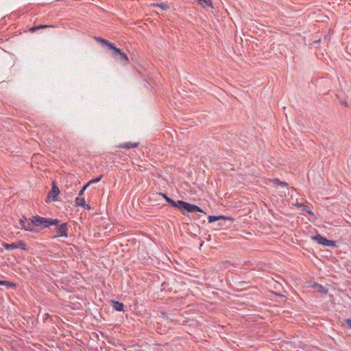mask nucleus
Masks as SVG:
<instances>
[{"mask_svg":"<svg viewBox=\"0 0 351 351\" xmlns=\"http://www.w3.org/2000/svg\"><path fill=\"white\" fill-rule=\"evenodd\" d=\"M95 40L101 45H106L108 48L111 50L112 56L116 61L123 66L129 64V58L126 53L117 48L114 43L99 37H95Z\"/></svg>","mask_w":351,"mask_h":351,"instance_id":"obj_1","label":"nucleus"},{"mask_svg":"<svg viewBox=\"0 0 351 351\" xmlns=\"http://www.w3.org/2000/svg\"><path fill=\"white\" fill-rule=\"evenodd\" d=\"M167 202L169 203L173 207L178 208L183 214L184 211H187L188 213H191L203 212L201 208H199L197 205L192 204L182 200H178L176 202L171 198H170L167 199Z\"/></svg>","mask_w":351,"mask_h":351,"instance_id":"obj_2","label":"nucleus"},{"mask_svg":"<svg viewBox=\"0 0 351 351\" xmlns=\"http://www.w3.org/2000/svg\"><path fill=\"white\" fill-rule=\"evenodd\" d=\"M32 223L36 226L47 228L50 226L57 225L59 223L58 219H47L40 216H34L32 218Z\"/></svg>","mask_w":351,"mask_h":351,"instance_id":"obj_3","label":"nucleus"},{"mask_svg":"<svg viewBox=\"0 0 351 351\" xmlns=\"http://www.w3.org/2000/svg\"><path fill=\"white\" fill-rule=\"evenodd\" d=\"M313 240L317 241L319 244L324 246H335V241L328 240L326 238L323 237L320 234H317L313 237Z\"/></svg>","mask_w":351,"mask_h":351,"instance_id":"obj_4","label":"nucleus"},{"mask_svg":"<svg viewBox=\"0 0 351 351\" xmlns=\"http://www.w3.org/2000/svg\"><path fill=\"white\" fill-rule=\"evenodd\" d=\"M59 193L60 190L58 187L55 185L54 182H53L52 189L47 195V201H49V199H51L53 201H57L58 195Z\"/></svg>","mask_w":351,"mask_h":351,"instance_id":"obj_5","label":"nucleus"},{"mask_svg":"<svg viewBox=\"0 0 351 351\" xmlns=\"http://www.w3.org/2000/svg\"><path fill=\"white\" fill-rule=\"evenodd\" d=\"M20 223L21 225V227L23 229L27 231H34V229L33 228L34 224L32 223V219H30V221L26 220V219H21Z\"/></svg>","mask_w":351,"mask_h":351,"instance_id":"obj_6","label":"nucleus"},{"mask_svg":"<svg viewBox=\"0 0 351 351\" xmlns=\"http://www.w3.org/2000/svg\"><path fill=\"white\" fill-rule=\"evenodd\" d=\"M12 250L14 249H21L24 251H27L28 247H27L26 243L23 240H19L14 243H12Z\"/></svg>","mask_w":351,"mask_h":351,"instance_id":"obj_7","label":"nucleus"},{"mask_svg":"<svg viewBox=\"0 0 351 351\" xmlns=\"http://www.w3.org/2000/svg\"><path fill=\"white\" fill-rule=\"evenodd\" d=\"M58 232L59 237H67L66 233V223H64L58 226Z\"/></svg>","mask_w":351,"mask_h":351,"instance_id":"obj_8","label":"nucleus"},{"mask_svg":"<svg viewBox=\"0 0 351 351\" xmlns=\"http://www.w3.org/2000/svg\"><path fill=\"white\" fill-rule=\"evenodd\" d=\"M112 308L117 311H122L124 310L123 304L119 302L112 301Z\"/></svg>","mask_w":351,"mask_h":351,"instance_id":"obj_9","label":"nucleus"},{"mask_svg":"<svg viewBox=\"0 0 351 351\" xmlns=\"http://www.w3.org/2000/svg\"><path fill=\"white\" fill-rule=\"evenodd\" d=\"M138 145V143H125L122 145H119V147L123 148V149H130V148H134L136 147Z\"/></svg>","mask_w":351,"mask_h":351,"instance_id":"obj_10","label":"nucleus"},{"mask_svg":"<svg viewBox=\"0 0 351 351\" xmlns=\"http://www.w3.org/2000/svg\"><path fill=\"white\" fill-rule=\"evenodd\" d=\"M75 203L78 206H81L84 208H90V207L86 204V201L84 197H76Z\"/></svg>","mask_w":351,"mask_h":351,"instance_id":"obj_11","label":"nucleus"},{"mask_svg":"<svg viewBox=\"0 0 351 351\" xmlns=\"http://www.w3.org/2000/svg\"><path fill=\"white\" fill-rule=\"evenodd\" d=\"M271 182H272L274 184L279 185L281 186L286 187L287 189L288 184L285 182H282L278 178H274L271 180Z\"/></svg>","mask_w":351,"mask_h":351,"instance_id":"obj_12","label":"nucleus"},{"mask_svg":"<svg viewBox=\"0 0 351 351\" xmlns=\"http://www.w3.org/2000/svg\"><path fill=\"white\" fill-rule=\"evenodd\" d=\"M199 3L204 7H212V2L210 0H198Z\"/></svg>","mask_w":351,"mask_h":351,"instance_id":"obj_13","label":"nucleus"},{"mask_svg":"<svg viewBox=\"0 0 351 351\" xmlns=\"http://www.w3.org/2000/svg\"><path fill=\"white\" fill-rule=\"evenodd\" d=\"M152 5L160 7L163 10H166L169 9V6L165 3H154V4H152Z\"/></svg>","mask_w":351,"mask_h":351,"instance_id":"obj_14","label":"nucleus"},{"mask_svg":"<svg viewBox=\"0 0 351 351\" xmlns=\"http://www.w3.org/2000/svg\"><path fill=\"white\" fill-rule=\"evenodd\" d=\"M221 218H223L222 216H219V217H216V216H209L208 217V221L210 223L211 222H214V221H216L217 220H219V219Z\"/></svg>","mask_w":351,"mask_h":351,"instance_id":"obj_15","label":"nucleus"},{"mask_svg":"<svg viewBox=\"0 0 351 351\" xmlns=\"http://www.w3.org/2000/svg\"><path fill=\"white\" fill-rule=\"evenodd\" d=\"M101 178H102V176H100L99 177H97L96 178L92 179V180H90L88 182V184H90H90H92L93 183L99 182L101 180Z\"/></svg>","mask_w":351,"mask_h":351,"instance_id":"obj_16","label":"nucleus"},{"mask_svg":"<svg viewBox=\"0 0 351 351\" xmlns=\"http://www.w3.org/2000/svg\"><path fill=\"white\" fill-rule=\"evenodd\" d=\"M2 245L8 250H12V243H3Z\"/></svg>","mask_w":351,"mask_h":351,"instance_id":"obj_17","label":"nucleus"},{"mask_svg":"<svg viewBox=\"0 0 351 351\" xmlns=\"http://www.w3.org/2000/svg\"><path fill=\"white\" fill-rule=\"evenodd\" d=\"M300 206H302L303 207V210L306 211L310 215H313V214L311 210L307 209V206H304L303 204H300Z\"/></svg>","mask_w":351,"mask_h":351,"instance_id":"obj_18","label":"nucleus"},{"mask_svg":"<svg viewBox=\"0 0 351 351\" xmlns=\"http://www.w3.org/2000/svg\"><path fill=\"white\" fill-rule=\"evenodd\" d=\"M345 322L348 324V326L351 328V319H346Z\"/></svg>","mask_w":351,"mask_h":351,"instance_id":"obj_19","label":"nucleus"},{"mask_svg":"<svg viewBox=\"0 0 351 351\" xmlns=\"http://www.w3.org/2000/svg\"><path fill=\"white\" fill-rule=\"evenodd\" d=\"M37 29H38V26H35L32 28H30L29 31L32 32H36Z\"/></svg>","mask_w":351,"mask_h":351,"instance_id":"obj_20","label":"nucleus"},{"mask_svg":"<svg viewBox=\"0 0 351 351\" xmlns=\"http://www.w3.org/2000/svg\"><path fill=\"white\" fill-rule=\"evenodd\" d=\"M160 195H162L165 199V200L167 202V199H170V197H169L165 193H160Z\"/></svg>","mask_w":351,"mask_h":351,"instance_id":"obj_21","label":"nucleus"},{"mask_svg":"<svg viewBox=\"0 0 351 351\" xmlns=\"http://www.w3.org/2000/svg\"><path fill=\"white\" fill-rule=\"evenodd\" d=\"M49 26L48 25H38V29H43V28H46V27H48Z\"/></svg>","mask_w":351,"mask_h":351,"instance_id":"obj_22","label":"nucleus"},{"mask_svg":"<svg viewBox=\"0 0 351 351\" xmlns=\"http://www.w3.org/2000/svg\"><path fill=\"white\" fill-rule=\"evenodd\" d=\"M89 185H90V184H88V182L86 184H85V185L82 187V189H83L84 191H85Z\"/></svg>","mask_w":351,"mask_h":351,"instance_id":"obj_23","label":"nucleus"},{"mask_svg":"<svg viewBox=\"0 0 351 351\" xmlns=\"http://www.w3.org/2000/svg\"><path fill=\"white\" fill-rule=\"evenodd\" d=\"M84 191L83 189H82V190L80 191V193H79V195H80V196H82V195L84 194Z\"/></svg>","mask_w":351,"mask_h":351,"instance_id":"obj_24","label":"nucleus"},{"mask_svg":"<svg viewBox=\"0 0 351 351\" xmlns=\"http://www.w3.org/2000/svg\"><path fill=\"white\" fill-rule=\"evenodd\" d=\"M5 282V281L0 280V285H3V284H4Z\"/></svg>","mask_w":351,"mask_h":351,"instance_id":"obj_25","label":"nucleus"}]
</instances>
